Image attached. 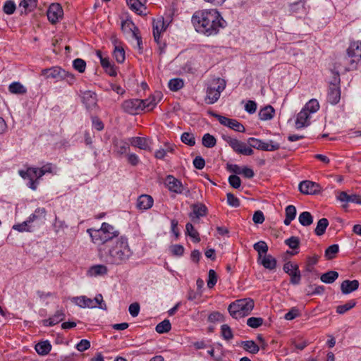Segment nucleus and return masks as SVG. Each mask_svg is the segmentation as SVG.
<instances>
[{
  "label": "nucleus",
  "instance_id": "nucleus-3",
  "mask_svg": "<svg viewBox=\"0 0 361 361\" xmlns=\"http://www.w3.org/2000/svg\"><path fill=\"white\" fill-rule=\"evenodd\" d=\"M87 232L90 234L93 243L100 247H107L118 238L120 232L112 225L104 222L100 228H89Z\"/></svg>",
  "mask_w": 361,
  "mask_h": 361
},
{
  "label": "nucleus",
  "instance_id": "nucleus-43",
  "mask_svg": "<svg viewBox=\"0 0 361 361\" xmlns=\"http://www.w3.org/2000/svg\"><path fill=\"white\" fill-rule=\"evenodd\" d=\"M290 276V282L293 285H298L301 281V274L298 266H295V270L288 274Z\"/></svg>",
  "mask_w": 361,
  "mask_h": 361
},
{
  "label": "nucleus",
  "instance_id": "nucleus-57",
  "mask_svg": "<svg viewBox=\"0 0 361 361\" xmlns=\"http://www.w3.org/2000/svg\"><path fill=\"white\" fill-rule=\"evenodd\" d=\"M16 8V6L13 0L6 1L3 6V11L7 15L13 14L15 12Z\"/></svg>",
  "mask_w": 361,
  "mask_h": 361
},
{
  "label": "nucleus",
  "instance_id": "nucleus-11",
  "mask_svg": "<svg viewBox=\"0 0 361 361\" xmlns=\"http://www.w3.org/2000/svg\"><path fill=\"white\" fill-rule=\"evenodd\" d=\"M47 16L48 20L51 24H55L59 19L62 18L63 16V11L59 4H51L47 10Z\"/></svg>",
  "mask_w": 361,
  "mask_h": 361
},
{
  "label": "nucleus",
  "instance_id": "nucleus-5",
  "mask_svg": "<svg viewBox=\"0 0 361 361\" xmlns=\"http://www.w3.org/2000/svg\"><path fill=\"white\" fill-rule=\"evenodd\" d=\"M255 306L254 300L251 298L237 300L231 303L228 310L231 316L234 319L244 317L252 312Z\"/></svg>",
  "mask_w": 361,
  "mask_h": 361
},
{
  "label": "nucleus",
  "instance_id": "nucleus-19",
  "mask_svg": "<svg viewBox=\"0 0 361 361\" xmlns=\"http://www.w3.org/2000/svg\"><path fill=\"white\" fill-rule=\"evenodd\" d=\"M310 114L303 109L298 114L295 126L297 129H300L308 126L310 124Z\"/></svg>",
  "mask_w": 361,
  "mask_h": 361
},
{
  "label": "nucleus",
  "instance_id": "nucleus-61",
  "mask_svg": "<svg viewBox=\"0 0 361 361\" xmlns=\"http://www.w3.org/2000/svg\"><path fill=\"white\" fill-rule=\"evenodd\" d=\"M324 287L323 286H317L314 288V286L310 285L307 290V295L309 296L314 295H322L324 292Z\"/></svg>",
  "mask_w": 361,
  "mask_h": 361
},
{
  "label": "nucleus",
  "instance_id": "nucleus-2",
  "mask_svg": "<svg viewBox=\"0 0 361 361\" xmlns=\"http://www.w3.org/2000/svg\"><path fill=\"white\" fill-rule=\"evenodd\" d=\"M99 253L106 264L116 266L126 264L133 254L128 238L124 236L116 238L114 242L107 247H100Z\"/></svg>",
  "mask_w": 361,
  "mask_h": 361
},
{
  "label": "nucleus",
  "instance_id": "nucleus-44",
  "mask_svg": "<svg viewBox=\"0 0 361 361\" xmlns=\"http://www.w3.org/2000/svg\"><path fill=\"white\" fill-rule=\"evenodd\" d=\"M37 0H23L20 4V7H23L24 11H21V13H27V11H31L34 10V8L37 6Z\"/></svg>",
  "mask_w": 361,
  "mask_h": 361
},
{
  "label": "nucleus",
  "instance_id": "nucleus-63",
  "mask_svg": "<svg viewBox=\"0 0 361 361\" xmlns=\"http://www.w3.org/2000/svg\"><path fill=\"white\" fill-rule=\"evenodd\" d=\"M280 148V144L274 141V140H269V142H265L264 151L267 152H274L276 150H278Z\"/></svg>",
  "mask_w": 361,
  "mask_h": 361
},
{
  "label": "nucleus",
  "instance_id": "nucleus-39",
  "mask_svg": "<svg viewBox=\"0 0 361 361\" xmlns=\"http://www.w3.org/2000/svg\"><path fill=\"white\" fill-rule=\"evenodd\" d=\"M329 226V221L326 218H322L319 219L317 222V226L314 229V233L317 235L320 236L322 235L325 231L326 228Z\"/></svg>",
  "mask_w": 361,
  "mask_h": 361
},
{
  "label": "nucleus",
  "instance_id": "nucleus-7",
  "mask_svg": "<svg viewBox=\"0 0 361 361\" xmlns=\"http://www.w3.org/2000/svg\"><path fill=\"white\" fill-rule=\"evenodd\" d=\"M42 75L47 79H54L56 81L66 80L69 85L75 82L74 75L59 66H54L42 71Z\"/></svg>",
  "mask_w": 361,
  "mask_h": 361
},
{
  "label": "nucleus",
  "instance_id": "nucleus-53",
  "mask_svg": "<svg viewBox=\"0 0 361 361\" xmlns=\"http://www.w3.org/2000/svg\"><path fill=\"white\" fill-rule=\"evenodd\" d=\"M184 82L182 79L173 78L169 80V87L172 91H178L183 87Z\"/></svg>",
  "mask_w": 361,
  "mask_h": 361
},
{
  "label": "nucleus",
  "instance_id": "nucleus-62",
  "mask_svg": "<svg viewBox=\"0 0 361 361\" xmlns=\"http://www.w3.org/2000/svg\"><path fill=\"white\" fill-rule=\"evenodd\" d=\"M285 244L291 249H298L300 245V239L296 236H291L290 238L285 240Z\"/></svg>",
  "mask_w": 361,
  "mask_h": 361
},
{
  "label": "nucleus",
  "instance_id": "nucleus-34",
  "mask_svg": "<svg viewBox=\"0 0 361 361\" xmlns=\"http://www.w3.org/2000/svg\"><path fill=\"white\" fill-rule=\"evenodd\" d=\"M253 248L258 253V261L262 258V255H267L269 247L265 241L260 240L254 244Z\"/></svg>",
  "mask_w": 361,
  "mask_h": 361
},
{
  "label": "nucleus",
  "instance_id": "nucleus-60",
  "mask_svg": "<svg viewBox=\"0 0 361 361\" xmlns=\"http://www.w3.org/2000/svg\"><path fill=\"white\" fill-rule=\"evenodd\" d=\"M73 66L79 73H84L86 68V62L83 59L78 58L73 60Z\"/></svg>",
  "mask_w": 361,
  "mask_h": 361
},
{
  "label": "nucleus",
  "instance_id": "nucleus-30",
  "mask_svg": "<svg viewBox=\"0 0 361 361\" xmlns=\"http://www.w3.org/2000/svg\"><path fill=\"white\" fill-rule=\"evenodd\" d=\"M145 1L146 0H126L128 6L139 14L142 13V8L145 9Z\"/></svg>",
  "mask_w": 361,
  "mask_h": 361
},
{
  "label": "nucleus",
  "instance_id": "nucleus-23",
  "mask_svg": "<svg viewBox=\"0 0 361 361\" xmlns=\"http://www.w3.org/2000/svg\"><path fill=\"white\" fill-rule=\"evenodd\" d=\"M359 281L357 280H345L341 283V292L346 295L349 294L359 288Z\"/></svg>",
  "mask_w": 361,
  "mask_h": 361
},
{
  "label": "nucleus",
  "instance_id": "nucleus-36",
  "mask_svg": "<svg viewBox=\"0 0 361 361\" xmlns=\"http://www.w3.org/2000/svg\"><path fill=\"white\" fill-rule=\"evenodd\" d=\"M338 277V273L336 271H329L320 276V279L325 283H332Z\"/></svg>",
  "mask_w": 361,
  "mask_h": 361
},
{
  "label": "nucleus",
  "instance_id": "nucleus-56",
  "mask_svg": "<svg viewBox=\"0 0 361 361\" xmlns=\"http://www.w3.org/2000/svg\"><path fill=\"white\" fill-rule=\"evenodd\" d=\"M264 319L261 317H250L247 319V325L251 328L257 329L262 325Z\"/></svg>",
  "mask_w": 361,
  "mask_h": 361
},
{
  "label": "nucleus",
  "instance_id": "nucleus-27",
  "mask_svg": "<svg viewBox=\"0 0 361 361\" xmlns=\"http://www.w3.org/2000/svg\"><path fill=\"white\" fill-rule=\"evenodd\" d=\"M108 269L104 264H97L92 266L87 271V275L90 276H98L106 274Z\"/></svg>",
  "mask_w": 361,
  "mask_h": 361
},
{
  "label": "nucleus",
  "instance_id": "nucleus-25",
  "mask_svg": "<svg viewBox=\"0 0 361 361\" xmlns=\"http://www.w3.org/2000/svg\"><path fill=\"white\" fill-rule=\"evenodd\" d=\"M64 319L65 313L63 310H59L52 317H49L48 319L44 320L43 322L45 326H52L63 321Z\"/></svg>",
  "mask_w": 361,
  "mask_h": 361
},
{
  "label": "nucleus",
  "instance_id": "nucleus-21",
  "mask_svg": "<svg viewBox=\"0 0 361 361\" xmlns=\"http://www.w3.org/2000/svg\"><path fill=\"white\" fill-rule=\"evenodd\" d=\"M71 300L76 305L82 308H94L97 307L96 305L94 304V300L92 299L89 298L85 295L73 297Z\"/></svg>",
  "mask_w": 361,
  "mask_h": 361
},
{
  "label": "nucleus",
  "instance_id": "nucleus-58",
  "mask_svg": "<svg viewBox=\"0 0 361 361\" xmlns=\"http://www.w3.org/2000/svg\"><path fill=\"white\" fill-rule=\"evenodd\" d=\"M221 333L225 340L229 341L233 338L232 330L227 324H223L221 326Z\"/></svg>",
  "mask_w": 361,
  "mask_h": 361
},
{
  "label": "nucleus",
  "instance_id": "nucleus-33",
  "mask_svg": "<svg viewBox=\"0 0 361 361\" xmlns=\"http://www.w3.org/2000/svg\"><path fill=\"white\" fill-rule=\"evenodd\" d=\"M8 91L14 94H25L27 89L19 82H13L8 86Z\"/></svg>",
  "mask_w": 361,
  "mask_h": 361
},
{
  "label": "nucleus",
  "instance_id": "nucleus-48",
  "mask_svg": "<svg viewBox=\"0 0 361 361\" xmlns=\"http://www.w3.org/2000/svg\"><path fill=\"white\" fill-rule=\"evenodd\" d=\"M185 230L186 233L193 239L195 243H199L200 241L199 233L195 229L192 224L188 223L185 226Z\"/></svg>",
  "mask_w": 361,
  "mask_h": 361
},
{
  "label": "nucleus",
  "instance_id": "nucleus-15",
  "mask_svg": "<svg viewBox=\"0 0 361 361\" xmlns=\"http://www.w3.org/2000/svg\"><path fill=\"white\" fill-rule=\"evenodd\" d=\"M219 122L236 132L244 133L245 128L244 126L235 119L229 118L226 116H218Z\"/></svg>",
  "mask_w": 361,
  "mask_h": 361
},
{
  "label": "nucleus",
  "instance_id": "nucleus-17",
  "mask_svg": "<svg viewBox=\"0 0 361 361\" xmlns=\"http://www.w3.org/2000/svg\"><path fill=\"white\" fill-rule=\"evenodd\" d=\"M336 197L339 202H348L361 204V195L355 193L349 195L345 191H337Z\"/></svg>",
  "mask_w": 361,
  "mask_h": 361
},
{
  "label": "nucleus",
  "instance_id": "nucleus-9",
  "mask_svg": "<svg viewBox=\"0 0 361 361\" xmlns=\"http://www.w3.org/2000/svg\"><path fill=\"white\" fill-rule=\"evenodd\" d=\"M222 139L229 145L233 150L240 154L250 156L254 154L253 149L246 143L240 141L239 140L232 137L228 135H222Z\"/></svg>",
  "mask_w": 361,
  "mask_h": 361
},
{
  "label": "nucleus",
  "instance_id": "nucleus-59",
  "mask_svg": "<svg viewBox=\"0 0 361 361\" xmlns=\"http://www.w3.org/2000/svg\"><path fill=\"white\" fill-rule=\"evenodd\" d=\"M290 11L293 13H299L300 11L302 13L305 12V1L303 0H300L297 2L291 4L290 5Z\"/></svg>",
  "mask_w": 361,
  "mask_h": 361
},
{
  "label": "nucleus",
  "instance_id": "nucleus-50",
  "mask_svg": "<svg viewBox=\"0 0 361 361\" xmlns=\"http://www.w3.org/2000/svg\"><path fill=\"white\" fill-rule=\"evenodd\" d=\"M355 305L356 302L354 300H350L344 305L337 306L336 312L338 314H343L353 308Z\"/></svg>",
  "mask_w": 361,
  "mask_h": 361
},
{
  "label": "nucleus",
  "instance_id": "nucleus-45",
  "mask_svg": "<svg viewBox=\"0 0 361 361\" xmlns=\"http://www.w3.org/2000/svg\"><path fill=\"white\" fill-rule=\"evenodd\" d=\"M305 111L310 114L317 112L319 109V104L317 99H310L302 108Z\"/></svg>",
  "mask_w": 361,
  "mask_h": 361
},
{
  "label": "nucleus",
  "instance_id": "nucleus-20",
  "mask_svg": "<svg viewBox=\"0 0 361 361\" xmlns=\"http://www.w3.org/2000/svg\"><path fill=\"white\" fill-rule=\"evenodd\" d=\"M154 203L152 196L148 195H141L137 200V207L140 210H147L150 209Z\"/></svg>",
  "mask_w": 361,
  "mask_h": 361
},
{
  "label": "nucleus",
  "instance_id": "nucleus-41",
  "mask_svg": "<svg viewBox=\"0 0 361 361\" xmlns=\"http://www.w3.org/2000/svg\"><path fill=\"white\" fill-rule=\"evenodd\" d=\"M121 29L124 32H131L133 36L134 35V33H137L139 32L138 28L135 26L133 22L128 19L122 21Z\"/></svg>",
  "mask_w": 361,
  "mask_h": 361
},
{
  "label": "nucleus",
  "instance_id": "nucleus-52",
  "mask_svg": "<svg viewBox=\"0 0 361 361\" xmlns=\"http://www.w3.org/2000/svg\"><path fill=\"white\" fill-rule=\"evenodd\" d=\"M113 55L116 61L119 63H122L125 61V51L119 46H115Z\"/></svg>",
  "mask_w": 361,
  "mask_h": 361
},
{
  "label": "nucleus",
  "instance_id": "nucleus-6",
  "mask_svg": "<svg viewBox=\"0 0 361 361\" xmlns=\"http://www.w3.org/2000/svg\"><path fill=\"white\" fill-rule=\"evenodd\" d=\"M226 85L224 79L217 78L212 80L211 85L207 89L205 102L208 104H213L218 101L221 93L225 90Z\"/></svg>",
  "mask_w": 361,
  "mask_h": 361
},
{
  "label": "nucleus",
  "instance_id": "nucleus-64",
  "mask_svg": "<svg viewBox=\"0 0 361 361\" xmlns=\"http://www.w3.org/2000/svg\"><path fill=\"white\" fill-rule=\"evenodd\" d=\"M217 282V276L214 270L209 271V279L207 281V286L209 288H213Z\"/></svg>",
  "mask_w": 361,
  "mask_h": 361
},
{
  "label": "nucleus",
  "instance_id": "nucleus-1",
  "mask_svg": "<svg viewBox=\"0 0 361 361\" xmlns=\"http://www.w3.org/2000/svg\"><path fill=\"white\" fill-rule=\"evenodd\" d=\"M191 20L195 30L207 36L218 34L220 29L226 25V20L216 9L196 11Z\"/></svg>",
  "mask_w": 361,
  "mask_h": 361
},
{
  "label": "nucleus",
  "instance_id": "nucleus-42",
  "mask_svg": "<svg viewBox=\"0 0 361 361\" xmlns=\"http://www.w3.org/2000/svg\"><path fill=\"white\" fill-rule=\"evenodd\" d=\"M46 214V211L44 208H37L35 209V212L30 215V216L26 219L27 222L32 225V224L42 217L44 218Z\"/></svg>",
  "mask_w": 361,
  "mask_h": 361
},
{
  "label": "nucleus",
  "instance_id": "nucleus-38",
  "mask_svg": "<svg viewBox=\"0 0 361 361\" xmlns=\"http://www.w3.org/2000/svg\"><path fill=\"white\" fill-rule=\"evenodd\" d=\"M300 224L303 226H309L313 223V216L309 212H302L298 217Z\"/></svg>",
  "mask_w": 361,
  "mask_h": 361
},
{
  "label": "nucleus",
  "instance_id": "nucleus-24",
  "mask_svg": "<svg viewBox=\"0 0 361 361\" xmlns=\"http://www.w3.org/2000/svg\"><path fill=\"white\" fill-rule=\"evenodd\" d=\"M82 102L87 109H92L97 104L96 94L91 91H85L82 96Z\"/></svg>",
  "mask_w": 361,
  "mask_h": 361
},
{
  "label": "nucleus",
  "instance_id": "nucleus-28",
  "mask_svg": "<svg viewBox=\"0 0 361 361\" xmlns=\"http://www.w3.org/2000/svg\"><path fill=\"white\" fill-rule=\"evenodd\" d=\"M275 110L271 105H267L259 111V118L262 121H268L273 118Z\"/></svg>",
  "mask_w": 361,
  "mask_h": 361
},
{
  "label": "nucleus",
  "instance_id": "nucleus-16",
  "mask_svg": "<svg viewBox=\"0 0 361 361\" xmlns=\"http://www.w3.org/2000/svg\"><path fill=\"white\" fill-rule=\"evenodd\" d=\"M141 102L138 99L126 100L122 104V109L129 114H137L140 111Z\"/></svg>",
  "mask_w": 361,
  "mask_h": 361
},
{
  "label": "nucleus",
  "instance_id": "nucleus-14",
  "mask_svg": "<svg viewBox=\"0 0 361 361\" xmlns=\"http://www.w3.org/2000/svg\"><path fill=\"white\" fill-rule=\"evenodd\" d=\"M192 212L189 214V217L192 222L197 223L200 217L207 214V208L202 203H195L191 205Z\"/></svg>",
  "mask_w": 361,
  "mask_h": 361
},
{
  "label": "nucleus",
  "instance_id": "nucleus-54",
  "mask_svg": "<svg viewBox=\"0 0 361 361\" xmlns=\"http://www.w3.org/2000/svg\"><path fill=\"white\" fill-rule=\"evenodd\" d=\"M181 141L189 146H194L195 145V138L192 133L185 132L181 135Z\"/></svg>",
  "mask_w": 361,
  "mask_h": 361
},
{
  "label": "nucleus",
  "instance_id": "nucleus-18",
  "mask_svg": "<svg viewBox=\"0 0 361 361\" xmlns=\"http://www.w3.org/2000/svg\"><path fill=\"white\" fill-rule=\"evenodd\" d=\"M130 144L135 147H137L140 149L151 151L152 149L150 147L151 142L150 140L144 137H132L129 138Z\"/></svg>",
  "mask_w": 361,
  "mask_h": 361
},
{
  "label": "nucleus",
  "instance_id": "nucleus-51",
  "mask_svg": "<svg viewBox=\"0 0 361 361\" xmlns=\"http://www.w3.org/2000/svg\"><path fill=\"white\" fill-rule=\"evenodd\" d=\"M338 245H331L326 249L324 256L327 259H332L336 257V255L338 252Z\"/></svg>",
  "mask_w": 361,
  "mask_h": 361
},
{
  "label": "nucleus",
  "instance_id": "nucleus-32",
  "mask_svg": "<svg viewBox=\"0 0 361 361\" xmlns=\"http://www.w3.org/2000/svg\"><path fill=\"white\" fill-rule=\"evenodd\" d=\"M35 348L39 355H45L50 352L51 345L48 341H45L37 343Z\"/></svg>",
  "mask_w": 361,
  "mask_h": 361
},
{
  "label": "nucleus",
  "instance_id": "nucleus-10",
  "mask_svg": "<svg viewBox=\"0 0 361 361\" xmlns=\"http://www.w3.org/2000/svg\"><path fill=\"white\" fill-rule=\"evenodd\" d=\"M348 57L350 58V66L345 71L356 68L357 63L361 60V41L351 42L347 49Z\"/></svg>",
  "mask_w": 361,
  "mask_h": 361
},
{
  "label": "nucleus",
  "instance_id": "nucleus-22",
  "mask_svg": "<svg viewBox=\"0 0 361 361\" xmlns=\"http://www.w3.org/2000/svg\"><path fill=\"white\" fill-rule=\"evenodd\" d=\"M341 99V91L336 84L331 85L327 94V100L331 104H336Z\"/></svg>",
  "mask_w": 361,
  "mask_h": 361
},
{
  "label": "nucleus",
  "instance_id": "nucleus-40",
  "mask_svg": "<svg viewBox=\"0 0 361 361\" xmlns=\"http://www.w3.org/2000/svg\"><path fill=\"white\" fill-rule=\"evenodd\" d=\"M129 140L125 141L123 140H118L115 142V150L119 154H123L128 152L130 147Z\"/></svg>",
  "mask_w": 361,
  "mask_h": 361
},
{
  "label": "nucleus",
  "instance_id": "nucleus-12",
  "mask_svg": "<svg viewBox=\"0 0 361 361\" xmlns=\"http://www.w3.org/2000/svg\"><path fill=\"white\" fill-rule=\"evenodd\" d=\"M166 30L165 23L163 18H158L153 22V36L154 41L159 44L160 53L164 51L165 44H163V47L159 42L161 33Z\"/></svg>",
  "mask_w": 361,
  "mask_h": 361
},
{
  "label": "nucleus",
  "instance_id": "nucleus-49",
  "mask_svg": "<svg viewBox=\"0 0 361 361\" xmlns=\"http://www.w3.org/2000/svg\"><path fill=\"white\" fill-rule=\"evenodd\" d=\"M171 329V325L168 319H164L159 323L155 328V330L159 334H164L169 332Z\"/></svg>",
  "mask_w": 361,
  "mask_h": 361
},
{
  "label": "nucleus",
  "instance_id": "nucleus-13",
  "mask_svg": "<svg viewBox=\"0 0 361 361\" xmlns=\"http://www.w3.org/2000/svg\"><path fill=\"white\" fill-rule=\"evenodd\" d=\"M299 190L305 195H316L320 192V185L310 180H303L300 183L298 186Z\"/></svg>",
  "mask_w": 361,
  "mask_h": 361
},
{
  "label": "nucleus",
  "instance_id": "nucleus-26",
  "mask_svg": "<svg viewBox=\"0 0 361 361\" xmlns=\"http://www.w3.org/2000/svg\"><path fill=\"white\" fill-rule=\"evenodd\" d=\"M259 264L265 269L273 270L276 267V259L271 255H265L259 259Z\"/></svg>",
  "mask_w": 361,
  "mask_h": 361
},
{
  "label": "nucleus",
  "instance_id": "nucleus-46",
  "mask_svg": "<svg viewBox=\"0 0 361 361\" xmlns=\"http://www.w3.org/2000/svg\"><path fill=\"white\" fill-rule=\"evenodd\" d=\"M265 142L262 140L255 138V137H250L247 139V144L252 149H257L259 150H263L264 148Z\"/></svg>",
  "mask_w": 361,
  "mask_h": 361
},
{
  "label": "nucleus",
  "instance_id": "nucleus-47",
  "mask_svg": "<svg viewBox=\"0 0 361 361\" xmlns=\"http://www.w3.org/2000/svg\"><path fill=\"white\" fill-rule=\"evenodd\" d=\"M202 142L205 147L212 148L216 145V140L212 135L206 133L202 137Z\"/></svg>",
  "mask_w": 361,
  "mask_h": 361
},
{
  "label": "nucleus",
  "instance_id": "nucleus-55",
  "mask_svg": "<svg viewBox=\"0 0 361 361\" xmlns=\"http://www.w3.org/2000/svg\"><path fill=\"white\" fill-rule=\"evenodd\" d=\"M32 225L28 224L25 220L20 224H14L13 226V229L18 231V232H31L32 231Z\"/></svg>",
  "mask_w": 361,
  "mask_h": 361
},
{
  "label": "nucleus",
  "instance_id": "nucleus-29",
  "mask_svg": "<svg viewBox=\"0 0 361 361\" xmlns=\"http://www.w3.org/2000/svg\"><path fill=\"white\" fill-rule=\"evenodd\" d=\"M297 210L295 206L288 205L285 209L286 218L283 224L286 226H289L293 220L295 219Z\"/></svg>",
  "mask_w": 361,
  "mask_h": 361
},
{
  "label": "nucleus",
  "instance_id": "nucleus-37",
  "mask_svg": "<svg viewBox=\"0 0 361 361\" xmlns=\"http://www.w3.org/2000/svg\"><path fill=\"white\" fill-rule=\"evenodd\" d=\"M101 66L104 69L105 72L109 74L110 76H116L117 75V71L109 58L106 59H102Z\"/></svg>",
  "mask_w": 361,
  "mask_h": 361
},
{
  "label": "nucleus",
  "instance_id": "nucleus-31",
  "mask_svg": "<svg viewBox=\"0 0 361 361\" xmlns=\"http://www.w3.org/2000/svg\"><path fill=\"white\" fill-rule=\"evenodd\" d=\"M141 102L140 104V111H151L157 105V102L154 96L149 97L146 99H140Z\"/></svg>",
  "mask_w": 361,
  "mask_h": 361
},
{
  "label": "nucleus",
  "instance_id": "nucleus-4",
  "mask_svg": "<svg viewBox=\"0 0 361 361\" xmlns=\"http://www.w3.org/2000/svg\"><path fill=\"white\" fill-rule=\"evenodd\" d=\"M56 166L51 163H47L41 168L28 167L26 171L20 170L19 175L23 179H27L29 181L27 184L28 188L32 190H36L39 184V179L46 173H52Z\"/></svg>",
  "mask_w": 361,
  "mask_h": 361
},
{
  "label": "nucleus",
  "instance_id": "nucleus-35",
  "mask_svg": "<svg viewBox=\"0 0 361 361\" xmlns=\"http://www.w3.org/2000/svg\"><path fill=\"white\" fill-rule=\"evenodd\" d=\"M241 346L245 350L252 354H256L259 350V347L258 345H257L256 343L252 340L242 341Z\"/></svg>",
  "mask_w": 361,
  "mask_h": 361
},
{
  "label": "nucleus",
  "instance_id": "nucleus-8",
  "mask_svg": "<svg viewBox=\"0 0 361 361\" xmlns=\"http://www.w3.org/2000/svg\"><path fill=\"white\" fill-rule=\"evenodd\" d=\"M164 185L170 192L177 195L184 194L186 197L190 194V190L179 179L172 175L166 176L164 180Z\"/></svg>",
  "mask_w": 361,
  "mask_h": 361
}]
</instances>
